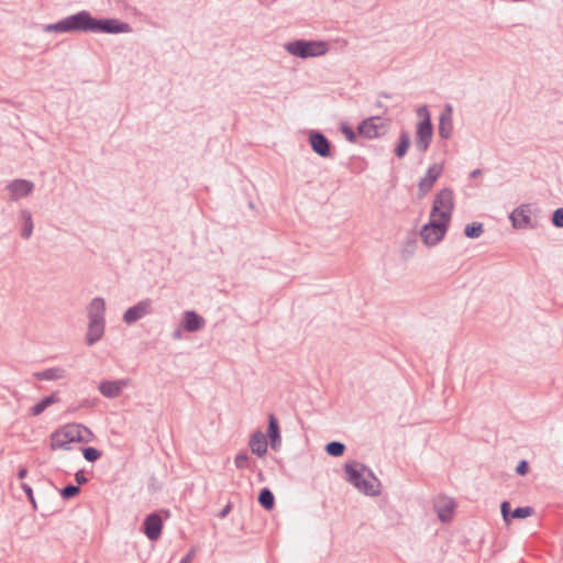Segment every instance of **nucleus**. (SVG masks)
Returning a JSON list of instances; mask_svg holds the SVG:
<instances>
[{"instance_id":"5701e85b","label":"nucleus","mask_w":563,"mask_h":563,"mask_svg":"<svg viewBox=\"0 0 563 563\" xmlns=\"http://www.w3.org/2000/svg\"><path fill=\"white\" fill-rule=\"evenodd\" d=\"M380 482L366 476L356 489L366 496L375 497L380 494Z\"/></svg>"},{"instance_id":"4c0bfd02","label":"nucleus","mask_w":563,"mask_h":563,"mask_svg":"<svg viewBox=\"0 0 563 563\" xmlns=\"http://www.w3.org/2000/svg\"><path fill=\"white\" fill-rule=\"evenodd\" d=\"M529 463L526 460H521L516 466V473L520 476H525L529 473Z\"/></svg>"},{"instance_id":"49530a36","label":"nucleus","mask_w":563,"mask_h":563,"mask_svg":"<svg viewBox=\"0 0 563 563\" xmlns=\"http://www.w3.org/2000/svg\"><path fill=\"white\" fill-rule=\"evenodd\" d=\"M93 406V402L86 399L82 401V404L80 405V407H92Z\"/></svg>"},{"instance_id":"72a5a7b5","label":"nucleus","mask_w":563,"mask_h":563,"mask_svg":"<svg viewBox=\"0 0 563 563\" xmlns=\"http://www.w3.org/2000/svg\"><path fill=\"white\" fill-rule=\"evenodd\" d=\"M340 131L350 143H355L357 134L346 122L340 124Z\"/></svg>"},{"instance_id":"6e6552de","label":"nucleus","mask_w":563,"mask_h":563,"mask_svg":"<svg viewBox=\"0 0 563 563\" xmlns=\"http://www.w3.org/2000/svg\"><path fill=\"white\" fill-rule=\"evenodd\" d=\"M344 470L346 473V481L355 488L358 487L361 482L365 478L364 473L377 482V477L374 475L373 471L356 461L346 462L344 464Z\"/></svg>"},{"instance_id":"aec40b11","label":"nucleus","mask_w":563,"mask_h":563,"mask_svg":"<svg viewBox=\"0 0 563 563\" xmlns=\"http://www.w3.org/2000/svg\"><path fill=\"white\" fill-rule=\"evenodd\" d=\"M88 319L89 321L96 320V321H106L104 314H106V301L101 297L93 298L88 308Z\"/></svg>"},{"instance_id":"2f4dec72","label":"nucleus","mask_w":563,"mask_h":563,"mask_svg":"<svg viewBox=\"0 0 563 563\" xmlns=\"http://www.w3.org/2000/svg\"><path fill=\"white\" fill-rule=\"evenodd\" d=\"M82 455L88 462H96L101 457V451L93 446H85L81 449Z\"/></svg>"},{"instance_id":"423d86ee","label":"nucleus","mask_w":563,"mask_h":563,"mask_svg":"<svg viewBox=\"0 0 563 563\" xmlns=\"http://www.w3.org/2000/svg\"><path fill=\"white\" fill-rule=\"evenodd\" d=\"M450 222L437 218H430L420 231V236L423 243L428 246L437 245L445 236Z\"/></svg>"},{"instance_id":"f704fd0d","label":"nucleus","mask_w":563,"mask_h":563,"mask_svg":"<svg viewBox=\"0 0 563 563\" xmlns=\"http://www.w3.org/2000/svg\"><path fill=\"white\" fill-rule=\"evenodd\" d=\"M250 457L246 452H240L234 459L236 468L244 470L249 467Z\"/></svg>"},{"instance_id":"2eb2a0df","label":"nucleus","mask_w":563,"mask_h":563,"mask_svg":"<svg viewBox=\"0 0 563 563\" xmlns=\"http://www.w3.org/2000/svg\"><path fill=\"white\" fill-rule=\"evenodd\" d=\"M453 108L450 103H446L440 114L438 133L439 136L443 140H449L452 136L453 132Z\"/></svg>"},{"instance_id":"4be33fe9","label":"nucleus","mask_w":563,"mask_h":563,"mask_svg":"<svg viewBox=\"0 0 563 563\" xmlns=\"http://www.w3.org/2000/svg\"><path fill=\"white\" fill-rule=\"evenodd\" d=\"M59 401V397L57 393H53L48 396L43 397L38 402H36L31 409L30 415L31 416H40L43 413L49 406L56 404Z\"/></svg>"},{"instance_id":"37998d69","label":"nucleus","mask_w":563,"mask_h":563,"mask_svg":"<svg viewBox=\"0 0 563 563\" xmlns=\"http://www.w3.org/2000/svg\"><path fill=\"white\" fill-rule=\"evenodd\" d=\"M194 550H190L183 559L179 563H190L192 556H194Z\"/></svg>"},{"instance_id":"a211bd4d","label":"nucleus","mask_w":563,"mask_h":563,"mask_svg":"<svg viewBox=\"0 0 563 563\" xmlns=\"http://www.w3.org/2000/svg\"><path fill=\"white\" fill-rule=\"evenodd\" d=\"M106 321H89L88 331L85 336V343L88 346L95 345L104 334Z\"/></svg>"},{"instance_id":"f257e3e1","label":"nucleus","mask_w":563,"mask_h":563,"mask_svg":"<svg viewBox=\"0 0 563 563\" xmlns=\"http://www.w3.org/2000/svg\"><path fill=\"white\" fill-rule=\"evenodd\" d=\"M46 33H104L120 34L131 32V25L114 18H96L88 10L70 14L55 23L44 24Z\"/></svg>"},{"instance_id":"6ab92c4d","label":"nucleus","mask_w":563,"mask_h":563,"mask_svg":"<svg viewBox=\"0 0 563 563\" xmlns=\"http://www.w3.org/2000/svg\"><path fill=\"white\" fill-rule=\"evenodd\" d=\"M267 437L269 439L271 448L274 451L279 450L282 445L280 429L278 420L274 413L268 415Z\"/></svg>"},{"instance_id":"de8ad7c7","label":"nucleus","mask_w":563,"mask_h":563,"mask_svg":"<svg viewBox=\"0 0 563 563\" xmlns=\"http://www.w3.org/2000/svg\"><path fill=\"white\" fill-rule=\"evenodd\" d=\"M383 97L389 98L390 96L388 93H382Z\"/></svg>"},{"instance_id":"0eeeda50","label":"nucleus","mask_w":563,"mask_h":563,"mask_svg":"<svg viewBox=\"0 0 563 563\" xmlns=\"http://www.w3.org/2000/svg\"><path fill=\"white\" fill-rule=\"evenodd\" d=\"M387 131L388 125L379 115L366 118L357 125L358 135L368 140L382 137Z\"/></svg>"},{"instance_id":"39448f33","label":"nucleus","mask_w":563,"mask_h":563,"mask_svg":"<svg viewBox=\"0 0 563 563\" xmlns=\"http://www.w3.org/2000/svg\"><path fill=\"white\" fill-rule=\"evenodd\" d=\"M454 209V195L451 188L441 189L434 197L430 218L450 222Z\"/></svg>"},{"instance_id":"1a4fd4ad","label":"nucleus","mask_w":563,"mask_h":563,"mask_svg":"<svg viewBox=\"0 0 563 563\" xmlns=\"http://www.w3.org/2000/svg\"><path fill=\"white\" fill-rule=\"evenodd\" d=\"M153 313V300L145 298L139 301L136 305L128 308L123 313V321L126 324H133L144 318L145 316Z\"/></svg>"},{"instance_id":"7c9ffc66","label":"nucleus","mask_w":563,"mask_h":563,"mask_svg":"<svg viewBox=\"0 0 563 563\" xmlns=\"http://www.w3.org/2000/svg\"><path fill=\"white\" fill-rule=\"evenodd\" d=\"M79 493H80V487L78 485H74V484H68L59 490L62 498L65 500L74 498Z\"/></svg>"},{"instance_id":"7ed1b4c3","label":"nucleus","mask_w":563,"mask_h":563,"mask_svg":"<svg viewBox=\"0 0 563 563\" xmlns=\"http://www.w3.org/2000/svg\"><path fill=\"white\" fill-rule=\"evenodd\" d=\"M284 47L289 54L306 59L327 54L329 43L320 40H295L287 42Z\"/></svg>"},{"instance_id":"b1692460","label":"nucleus","mask_w":563,"mask_h":563,"mask_svg":"<svg viewBox=\"0 0 563 563\" xmlns=\"http://www.w3.org/2000/svg\"><path fill=\"white\" fill-rule=\"evenodd\" d=\"M65 369L62 367H51L42 372L33 373V376L38 380H57L65 377Z\"/></svg>"},{"instance_id":"a19ab883","label":"nucleus","mask_w":563,"mask_h":563,"mask_svg":"<svg viewBox=\"0 0 563 563\" xmlns=\"http://www.w3.org/2000/svg\"><path fill=\"white\" fill-rule=\"evenodd\" d=\"M232 510V505L231 503L227 504L222 510L219 511V514L217 515L220 519H224L229 514L230 511Z\"/></svg>"},{"instance_id":"f3484780","label":"nucleus","mask_w":563,"mask_h":563,"mask_svg":"<svg viewBox=\"0 0 563 563\" xmlns=\"http://www.w3.org/2000/svg\"><path fill=\"white\" fill-rule=\"evenodd\" d=\"M128 385L125 379L120 380H102L98 389L100 394L107 398H117L120 396L122 389Z\"/></svg>"},{"instance_id":"f8f14e48","label":"nucleus","mask_w":563,"mask_h":563,"mask_svg":"<svg viewBox=\"0 0 563 563\" xmlns=\"http://www.w3.org/2000/svg\"><path fill=\"white\" fill-rule=\"evenodd\" d=\"M309 144L312 151L323 158H328L332 155V144L327 136L317 130H312L309 133Z\"/></svg>"},{"instance_id":"ea45409f","label":"nucleus","mask_w":563,"mask_h":563,"mask_svg":"<svg viewBox=\"0 0 563 563\" xmlns=\"http://www.w3.org/2000/svg\"><path fill=\"white\" fill-rule=\"evenodd\" d=\"M75 479L79 487H80V485H84L88 482V478L85 476L82 470H79L75 473Z\"/></svg>"},{"instance_id":"dca6fc26","label":"nucleus","mask_w":563,"mask_h":563,"mask_svg":"<svg viewBox=\"0 0 563 563\" xmlns=\"http://www.w3.org/2000/svg\"><path fill=\"white\" fill-rule=\"evenodd\" d=\"M206 324V320L196 311L188 310L183 313L181 328L187 332H197Z\"/></svg>"},{"instance_id":"c756f323","label":"nucleus","mask_w":563,"mask_h":563,"mask_svg":"<svg viewBox=\"0 0 563 563\" xmlns=\"http://www.w3.org/2000/svg\"><path fill=\"white\" fill-rule=\"evenodd\" d=\"M483 232H484L483 223L476 222V221L466 224V227L464 229V234L468 239H477L483 234Z\"/></svg>"},{"instance_id":"412c9836","label":"nucleus","mask_w":563,"mask_h":563,"mask_svg":"<svg viewBox=\"0 0 563 563\" xmlns=\"http://www.w3.org/2000/svg\"><path fill=\"white\" fill-rule=\"evenodd\" d=\"M250 449L253 454L257 456H263L267 452V442L262 431H255L249 442Z\"/></svg>"},{"instance_id":"cd10ccee","label":"nucleus","mask_w":563,"mask_h":563,"mask_svg":"<svg viewBox=\"0 0 563 563\" xmlns=\"http://www.w3.org/2000/svg\"><path fill=\"white\" fill-rule=\"evenodd\" d=\"M455 508L453 500H445L442 506L435 505L438 518L442 522H449L452 519V515Z\"/></svg>"},{"instance_id":"c9c22d12","label":"nucleus","mask_w":563,"mask_h":563,"mask_svg":"<svg viewBox=\"0 0 563 563\" xmlns=\"http://www.w3.org/2000/svg\"><path fill=\"white\" fill-rule=\"evenodd\" d=\"M551 221L555 228H563V207L554 210Z\"/></svg>"},{"instance_id":"e433bc0d","label":"nucleus","mask_w":563,"mask_h":563,"mask_svg":"<svg viewBox=\"0 0 563 563\" xmlns=\"http://www.w3.org/2000/svg\"><path fill=\"white\" fill-rule=\"evenodd\" d=\"M21 487H22L23 492L25 493L29 501L31 503L33 509L36 510L37 509V504H36V500H35L32 487L29 484H26V483H23L21 485Z\"/></svg>"},{"instance_id":"58836bf2","label":"nucleus","mask_w":563,"mask_h":563,"mask_svg":"<svg viewBox=\"0 0 563 563\" xmlns=\"http://www.w3.org/2000/svg\"><path fill=\"white\" fill-rule=\"evenodd\" d=\"M500 511H501V516H503L504 520L506 522H508L509 518H511L510 517V514H511L510 503L507 500L503 501L500 505Z\"/></svg>"},{"instance_id":"9b49d317","label":"nucleus","mask_w":563,"mask_h":563,"mask_svg":"<svg viewBox=\"0 0 563 563\" xmlns=\"http://www.w3.org/2000/svg\"><path fill=\"white\" fill-rule=\"evenodd\" d=\"M142 531L151 541L161 538L163 531V519L156 511L148 514L142 525Z\"/></svg>"},{"instance_id":"a18cd8bd","label":"nucleus","mask_w":563,"mask_h":563,"mask_svg":"<svg viewBox=\"0 0 563 563\" xmlns=\"http://www.w3.org/2000/svg\"><path fill=\"white\" fill-rule=\"evenodd\" d=\"M481 175H482V170H481V169H478V168H477V169H474V170L471 173V177H472V178H476V177H478V176H481Z\"/></svg>"},{"instance_id":"c03bdc74","label":"nucleus","mask_w":563,"mask_h":563,"mask_svg":"<svg viewBox=\"0 0 563 563\" xmlns=\"http://www.w3.org/2000/svg\"><path fill=\"white\" fill-rule=\"evenodd\" d=\"M27 475V468L26 467H21L18 472V477L20 479H23L25 476Z\"/></svg>"},{"instance_id":"4468645a","label":"nucleus","mask_w":563,"mask_h":563,"mask_svg":"<svg viewBox=\"0 0 563 563\" xmlns=\"http://www.w3.org/2000/svg\"><path fill=\"white\" fill-rule=\"evenodd\" d=\"M7 189L10 191V199L16 201L30 196L34 189V184L26 179H14L7 185Z\"/></svg>"},{"instance_id":"473e14b6","label":"nucleus","mask_w":563,"mask_h":563,"mask_svg":"<svg viewBox=\"0 0 563 563\" xmlns=\"http://www.w3.org/2000/svg\"><path fill=\"white\" fill-rule=\"evenodd\" d=\"M533 512L534 509L530 506L517 507L511 511L510 517L515 519H525L531 516Z\"/></svg>"},{"instance_id":"a878e982","label":"nucleus","mask_w":563,"mask_h":563,"mask_svg":"<svg viewBox=\"0 0 563 563\" xmlns=\"http://www.w3.org/2000/svg\"><path fill=\"white\" fill-rule=\"evenodd\" d=\"M410 144H411V140H410V134L408 131H401L400 134H399V139H398V142L395 146V155L398 157V158H402L409 147H410Z\"/></svg>"},{"instance_id":"c85d7f7f","label":"nucleus","mask_w":563,"mask_h":563,"mask_svg":"<svg viewBox=\"0 0 563 563\" xmlns=\"http://www.w3.org/2000/svg\"><path fill=\"white\" fill-rule=\"evenodd\" d=\"M345 450H346L345 444L340 441H331V442L327 443L324 446L325 453L333 457L342 456L344 454Z\"/></svg>"},{"instance_id":"f03ea898","label":"nucleus","mask_w":563,"mask_h":563,"mask_svg":"<svg viewBox=\"0 0 563 563\" xmlns=\"http://www.w3.org/2000/svg\"><path fill=\"white\" fill-rule=\"evenodd\" d=\"M92 437L91 431L79 423H70L56 430L51 435L52 450L63 449L70 450L73 442H89Z\"/></svg>"},{"instance_id":"bb28decb","label":"nucleus","mask_w":563,"mask_h":563,"mask_svg":"<svg viewBox=\"0 0 563 563\" xmlns=\"http://www.w3.org/2000/svg\"><path fill=\"white\" fill-rule=\"evenodd\" d=\"M257 501L265 510H272L275 507V496L268 487L260 490Z\"/></svg>"},{"instance_id":"9d476101","label":"nucleus","mask_w":563,"mask_h":563,"mask_svg":"<svg viewBox=\"0 0 563 563\" xmlns=\"http://www.w3.org/2000/svg\"><path fill=\"white\" fill-rule=\"evenodd\" d=\"M531 205L522 203L517 207L509 216L511 224L515 229H533L534 224L531 220Z\"/></svg>"},{"instance_id":"393cba45","label":"nucleus","mask_w":563,"mask_h":563,"mask_svg":"<svg viewBox=\"0 0 563 563\" xmlns=\"http://www.w3.org/2000/svg\"><path fill=\"white\" fill-rule=\"evenodd\" d=\"M20 219L22 221L21 236L24 240H27L33 233V220L31 211L27 209H22L20 211Z\"/></svg>"},{"instance_id":"20e7f679","label":"nucleus","mask_w":563,"mask_h":563,"mask_svg":"<svg viewBox=\"0 0 563 563\" xmlns=\"http://www.w3.org/2000/svg\"><path fill=\"white\" fill-rule=\"evenodd\" d=\"M417 114L421 119L416 126L415 146L420 153L424 154L432 142L433 125L427 106L419 107Z\"/></svg>"},{"instance_id":"79ce46f5","label":"nucleus","mask_w":563,"mask_h":563,"mask_svg":"<svg viewBox=\"0 0 563 563\" xmlns=\"http://www.w3.org/2000/svg\"><path fill=\"white\" fill-rule=\"evenodd\" d=\"M183 330L184 329L181 328V325L179 328L175 329L172 333V338L174 340H180L183 338Z\"/></svg>"},{"instance_id":"ddd939ff","label":"nucleus","mask_w":563,"mask_h":563,"mask_svg":"<svg viewBox=\"0 0 563 563\" xmlns=\"http://www.w3.org/2000/svg\"><path fill=\"white\" fill-rule=\"evenodd\" d=\"M442 170V164L434 163L431 166H429L426 175L420 179L418 184L419 198L424 197L432 189L434 183L441 176Z\"/></svg>"}]
</instances>
